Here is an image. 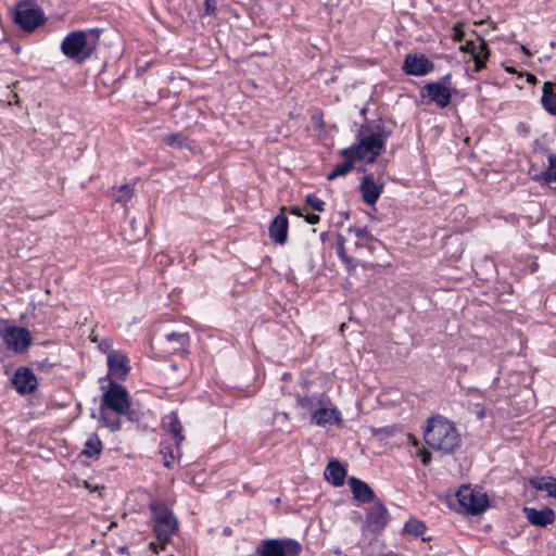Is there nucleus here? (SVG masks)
Masks as SVG:
<instances>
[{
  "instance_id": "1",
  "label": "nucleus",
  "mask_w": 556,
  "mask_h": 556,
  "mask_svg": "<svg viewBox=\"0 0 556 556\" xmlns=\"http://www.w3.org/2000/svg\"><path fill=\"white\" fill-rule=\"evenodd\" d=\"M424 439L431 448L444 454L453 453L460 446V435L455 425L441 415L428 419Z\"/></svg>"
},
{
  "instance_id": "2",
  "label": "nucleus",
  "mask_w": 556,
  "mask_h": 556,
  "mask_svg": "<svg viewBox=\"0 0 556 556\" xmlns=\"http://www.w3.org/2000/svg\"><path fill=\"white\" fill-rule=\"evenodd\" d=\"M99 37V29L73 30L63 39L61 51L66 58L81 63L94 53Z\"/></svg>"
},
{
  "instance_id": "3",
  "label": "nucleus",
  "mask_w": 556,
  "mask_h": 556,
  "mask_svg": "<svg viewBox=\"0 0 556 556\" xmlns=\"http://www.w3.org/2000/svg\"><path fill=\"white\" fill-rule=\"evenodd\" d=\"M13 21L22 30L29 33L45 24L46 16L36 0H21L15 5Z\"/></svg>"
},
{
  "instance_id": "4",
  "label": "nucleus",
  "mask_w": 556,
  "mask_h": 556,
  "mask_svg": "<svg viewBox=\"0 0 556 556\" xmlns=\"http://www.w3.org/2000/svg\"><path fill=\"white\" fill-rule=\"evenodd\" d=\"M365 129L361 127L357 134V142L348 147L346 151L358 160H366L367 163H372L384 150L386 144L381 139H378L370 134H365Z\"/></svg>"
},
{
  "instance_id": "5",
  "label": "nucleus",
  "mask_w": 556,
  "mask_h": 556,
  "mask_svg": "<svg viewBox=\"0 0 556 556\" xmlns=\"http://www.w3.org/2000/svg\"><path fill=\"white\" fill-rule=\"evenodd\" d=\"M452 74L442 76L438 81L427 83L421 91V97L428 98V103L432 102L440 109H445L451 104L452 96L456 89L452 87Z\"/></svg>"
},
{
  "instance_id": "6",
  "label": "nucleus",
  "mask_w": 556,
  "mask_h": 556,
  "mask_svg": "<svg viewBox=\"0 0 556 556\" xmlns=\"http://www.w3.org/2000/svg\"><path fill=\"white\" fill-rule=\"evenodd\" d=\"M0 337L9 350L15 353L25 352L31 344V334L24 327L11 326L0 319Z\"/></svg>"
},
{
  "instance_id": "7",
  "label": "nucleus",
  "mask_w": 556,
  "mask_h": 556,
  "mask_svg": "<svg viewBox=\"0 0 556 556\" xmlns=\"http://www.w3.org/2000/svg\"><path fill=\"white\" fill-rule=\"evenodd\" d=\"M130 397L127 389L117 383L110 381L108 389L101 397L100 410L111 409L118 415H123L129 406Z\"/></svg>"
},
{
  "instance_id": "8",
  "label": "nucleus",
  "mask_w": 556,
  "mask_h": 556,
  "mask_svg": "<svg viewBox=\"0 0 556 556\" xmlns=\"http://www.w3.org/2000/svg\"><path fill=\"white\" fill-rule=\"evenodd\" d=\"M301 544L293 539H267L256 546V556H299Z\"/></svg>"
},
{
  "instance_id": "9",
  "label": "nucleus",
  "mask_w": 556,
  "mask_h": 556,
  "mask_svg": "<svg viewBox=\"0 0 556 556\" xmlns=\"http://www.w3.org/2000/svg\"><path fill=\"white\" fill-rule=\"evenodd\" d=\"M462 509L469 515H479L489 507V498L485 493L463 485L456 493Z\"/></svg>"
},
{
  "instance_id": "10",
  "label": "nucleus",
  "mask_w": 556,
  "mask_h": 556,
  "mask_svg": "<svg viewBox=\"0 0 556 556\" xmlns=\"http://www.w3.org/2000/svg\"><path fill=\"white\" fill-rule=\"evenodd\" d=\"M390 515L388 508L380 500H376L375 504L366 511V526L375 533H380L388 525Z\"/></svg>"
},
{
  "instance_id": "11",
  "label": "nucleus",
  "mask_w": 556,
  "mask_h": 556,
  "mask_svg": "<svg viewBox=\"0 0 556 556\" xmlns=\"http://www.w3.org/2000/svg\"><path fill=\"white\" fill-rule=\"evenodd\" d=\"M434 64L422 53H410L404 59L402 70L410 76H424L432 72Z\"/></svg>"
},
{
  "instance_id": "12",
  "label": "nucleus",
  "mask_w": 556,
  "mask_h": 556,
  "mask_svg": "<svg viewBox=\"0 0 556 556\" xmlns=\"http://www.w3.org/2000/svg\"><path fill=\"white\" fill-rule=\"evenodd\" d=\"M12 384L20 394L26 395L37 389L38 381L30 368L18 367L12 377Z\"/></svg>"
},
{
  "instance_id": "13",
  "label": "nucleus",
  "mask_w": 556,
  "mask_h": 556,
  "mask_svg": "<svg viewBox=\"0 0 556 556\" xmlns=\"http://www.w3.org/2000/svg\"><path fill=\"white\" fill-rule=\"evenodd\" d=\"M287 211L288 208L282 206L280 213L271 220L268 228L269 238L276 244L283 245L288 241L289 220L286 215Z\"/></svg>"
},
{
  "instance_id": "14",
  "label": "nucleus",
  "mask_w": 556,
  "mask_h": 556,
  "mask_svg": "<svg viewBox=\"0 0 556 556\" xmlns=\"http://www.w3.org/2000/svg\"><path fill=\"white\" fill-rule=\"evenodd\" d=\"M522 513L528 522L538 528H545L552 525L556 519L555 510L547 506L542 509L525 506Z\"/></svg>"
},
{
  "instance_id": "15",
  "label": "nucleus",
  "mask_w": 556,
  "mask_h": 556,
  "mask_svg": "<svg viewBox=\"0 0 556 556\" xmlns=\"http://www.w3.org/2000/svg\"><path fill=\"white\" fill-rule=\"evenodd\" d=\"M109 375L124 379L130 371L128 357L119 351H110L108 354Z\"/></svg>"
},
{
  "instance_id": "16",
  "label": "nucleus",
  "mask_w": 556,
  "mask_h": 556,
  "mask_svg": "<svg viewBox=\"0 0 556 556\" xmlns=\"http://www.w3.org/2000/svg\"><path fill=\"white\" fill-rule=\"evenodd\" d=\"M363 201L368 205H374L379 200L382 191L383 184H378L374 179L372 174L365 175L359 185Z\"/></svg>"
},
{
  "instance_id": "17",
  "label": "nucleus",
  "mask_w": 556,
  "mask_h": 556,
  "mask_svg": "<svg viewBox=\"0 0 556 556\" xmlns=\"http://www.w3.org/2000/svg\"><path fill=\"white\" fill-rule=\"evenodd\" d=\"M348 484L353 493V497L355 501L365 504L369 502H375L377 500L374 490L367 482L356 477H350L348 480Z\"/></svg>"
},
{
  "instance_id": "18",
  "label": "nucleus",
  "mask_w": 556,
  "mask_h": 556,
  "mask_svg": "<svg viewBox=\"0 0 556 556\" xmlns=\"http://www.w3.org/2000/svg\"><path fill=\"white\" fill-rule=\"evenodd\" d=\"M162 427L164 430H166L168 433L172 434V438L175 442V446L177 452L179 453L181 443L185 440V435L182 434V425L178 418V415L176 412H170L162 419Z\"/></svg>"
},
{
  "instance_id": "19",
  "label": "nucleus",
  "mask_w": 556,
  "mask_h": 556,
  "mask_svg": "<svg viewBox=\"0 0 556 556\" xmlns=\"http://www.w3.org/2000/svg\"><path fill=\"white\" fill-rule=\"evenodd\" d=\"M154 523H163L165 526H178L177 519L173 511L159 501H152L149 505Z\"/></svg>"
},
{
  "instance_id": "20",
  "label": "nucleus",
  "mask_w": 556,
  "mask_h": 556,
  "mask_svg": "<svg viewBox=\"0 0 556 556\" xmlns=\"http://www.w3.org/2000/svg\"><path fill=\"white\" fill-rule=\"evenodd\" d=\"M312 421L319 427H325L328 425H340L342 422V418L341 413L336 407H321L314 410Z\"/></svg>"
},
{
  "instance_id": "21",
  "label": "nucleus",
  "mask_w": 556,
  "mask_h": 556,
  "mask_svg": "<svg viewBox=\"0 0 556 556\" xmlns=\"http://www.w3.org/2000/svg\"><path fill=\"white\" fill-rule=\"evenodd\" d=\"M190 337L187 332L172 331L164 334L163 344L166 346L168 353H177L185 351L189 345Z\"/></svg>"
},
{
  "instance_id": "22",
  "label": "nucleus",
  "mask_w": 556,
  "mask_h": 556,
  "mask_svg": "<svg viewBox=\"0 0 556 556\" xmlns=\"http://www.w3.org/2000/svg\"><path fill=\"white\" fill-rule=\"evenodd\" d=\"M325 479L334 486H342L346 476V469L338 459H331L325 469Z\"/></svg>"
},
{
  "instance_id": "23",
  "label": "nucleus",
  "mask_w": 556,
  "mask_h": 556,
  "mask_svg": "<svg viewBox=\"0 0 556 556\" xmlns=\"http://www.w3.org/2000/svg\"><path fill=\"white\" fill-rule=\"evenodd\" d=\"M340 154L345 157L341 163H338L334 168L328 174L327 179L333 180L340 176L350 173L354 167V162L358 159L346 151V148L340 150Z\"/></svg>"
},
{
  "instance_id": "24",
  "label": "nucleus",
  "mask_w": 556,
  "mask_h": 556,
  "mask_svg": "<svg viewBox=\"0 0 556 556\" xmlns=\"http://www.w3.org/2000/svg\"><path fill=\"white\" fill-rule=\"evenodd\" d=\"M177 527L178 526L169 527L163 523H154L153 531L159 540V544L151 542L150 548L153 549L155 553H159V548L164 549L166 543L174 534V532L177 530Z\"/></svg>"
},
{
  "instance_id": "25",
  "label": "nucleus",
  "mask_w": 556,
  "mask_h": 556,
  "mask_svg": "<svg viewBox=\"0 0 556 556\" xmlns=\"http://www.w3.org/2000/svg\"><path fill=\"white\" fill-rule=\"evenodd\" d=\"M362 128L369 130L371 136L381 139L384 144L388 138L392 135V130L386 127L384 121L381 117L372 121H366V123L362 125Z\"/></svg>"
},
{
  "instance_id": "26",
  "label": "nucleus",
  "mask_w": 556,
  "mask_h": 556,
  "mask_svg": "<svg viewBox=\"0 0 556 556\" xmlns=\"http://www.w3.org/2000/svg\"><path fill=\"white\" fill-rule=\"evenodd\" d=\"M541 102L545 111L551 115L556 116V85L551 81H545L543 85V94Z\"/></svg>"
},
{
  "instance_id": "27",
  "label": "nucleus",
  "mask_w": 556,
  "mask_h": 556,
  "mask_svg": "<svg viewBox=\"0 0 556 556\" xmlns=\"http://www.w3.org/2000/svg\"><path fill=\"white\" fill-rule=\"evenodd\" d=\"M336 252L348 271H352L358 266V261L355 257L348 255L345 250V238L340 233L337 235Z\"/></svg>"
},
{
  "instance_id": "28",
  "label": "nucleus",
  "mask_w": 556,
  "mask_h": 556,
  "mask_svg": "<svg viewBox=\"0 0 556 556\" xmlns=\"http://www.w3.org/2000/svg\"><path fill=\"white\" fill-rule=\"evenodd\" d=\"M529 484L538 490L544 491L548 496L556 498V478L554 477H533L529 480Z\"/></svg>"
},
{
  "instance_id": "29",
  "label": "nucleus",
  "mask_w": 556,
  "mask_h": 556,
  "mask_svg": "<svg viewBox=\"0 0 556 556\" xmlns=\"http://www.w3.org/2000/svg\"><path fill=\"white\" fill-rule=\"evenodd\" d=\"M103 444L97 433H92L84 444L81 455L90 458H98L102 452Z\"/></svg>"
},
{
  "instance_id": "30",
  "label": "nucleus",
  "mask_w": 556,
  "mask_h": 556,
  "mask_svg": "<svg viewBox=\"0 0 556 556\" xmlns=\"http://www.w3.org/2000/svg\"><path fill=\"white\" fill-rule=\"evenodd\" d=\"M548 167L535 176V180H542L546 184L556 182V154H548Z\"/></svg>"
},
{
  "instance_id": "31",
  "label": "nucleus",
  "mask_w": 556,
  "mask_h": 556,
  "mask_svg": "<svg viewBox=\"0 0 556 556\" xmlns=\"http://www.w3.org/2000/svg\"><path fill=\"white\" fill-rule=\"evenodd\" d=\"M426 529L427 527L422 521L410 518L405 522L403 532L418 538L425 533Z\"/></svg>"
},
{
  "instance_id": "32",
  "label": "nucleus",
  "mask_w": 556,
  "mask_h": 556,
  "mask_svg": "<svg viewBox=\"0 0 556 556\" xmlns=\"http://www.w3.org/2000/svg\"><path fill=\"white\" fill-rule=\"evenodd\" d=\"M163 142L172 148H190L187 137L182 132H174L163 138Z\"/></svg>"
},
{
  "instance_id": "33",
  "label": "nucleus",
  "mask_w": 556,
  "mask_h": 556,
  "mask_svg": "<svg viewBox=\"0 0 556 556\" xmlns=\"http://www.w3.org/2000/svg\"><path fill=\"white\" fill-rule=\"evenodd\" d=\"M134 188L130 185H122L114 191V200L117 203L126 204L134 195Z\"/></svg>"
},
{
  "instance_id": "34",
  "label": "nucleus",
  "mask_w": 556,
  "mask_h": 556,
  "mask_svg": "<svg viewBox=\"0 0 556 556\" xmlns=\"http://www.w3.org/2000/svg\"><path fill=\"white\" fill-rule=\"evenodd\" d=\"M100 421L103 426L108 427L111 431H118L122 428L121 419L115 417L113 419L109 418L104 410H100Z\"/></svg>"
},
{
  "instance_id": "35",
  "label": "nucleus",
  "mask_w": 556,
  "mask_h": 556,
  "mask_svg": "<svg viewBox=\"0 0 556 556\" xmlns=\"http://www.w3.org/2000/svg\"><path fill=\"white\" fill-rule=\"evenodd\" d=\"M477 41L478 42H477L476 51L473 52L471 58L481 56L483 59H489L490 50H489L486 41L480 36H477Z\"/></svg>"
},
{
  "instance_id": "36",
  "label": "nucleus",
  "mask_w": 556,
  "mask_h": 556,
  "mask_svg": "<svg viewBox=\"0 0 556 556\" xmlns=\"http://www.w3.org/2000/svg\"><path fill=\"white\" fill-rule=\"evenodd\" d=\"M305 204L317 212L325 211V202L321 199H319L315 193H308L305 197Z\"/></svg>"
},
{
  "instance_id": "37",
  "label": "nucleus",
  "mask_w": 556,
  "mask_h": 556,
  "mask_svg": "<svg viewBox=\"0 0 556 556\" xmlns=\"http://www.w3.org/2000/svg\"><path fill=\"white\" fill-rule=\"evenodd\" d=\"M176 453L178 452L176 451ZM161 454L163 455L164 458V466L170 468L175 458H179L181 453L179 452V454L175 455L172 446H163L161 450Z\"/></svg>"
},
{
  "instance_id": "38",
  "label": "nucleus",
  "mask_w": 556,
  "mask_h": 556,
  "mask_svg": "<svg viewBox=\"0 0 556 556\" xmlns=\"http://www.w3.org/2000/svg\"><path fill=\"white\" fill-rule=\"evenodd\" d=\"M349 232L354 233L358 240L369 241L374 239L367 227H350Z\"/></svg>"
},
{
  "instance_id": "39",
  "label": "nucleus",
  "mask_w": 556,
  "mask_h": 556,
  "mask_svg": "<svg viewBox=\"0 0 556 556\" xmlns=\"http://www.w3.org/2000/svg\"><path fill=\"white\" fill-rule=\"evenodd\" d=\"M463 23H456L452 28L451 37L455 42H460L465 39V31L463 29Z\"/></svg>"
},
{
  "instance_id": "40",
  "label": "nucleus",
  "mask_w": 556,
  "mask_h": 556,
  "mask_svg": "<svg viewBox=\"0 0 556 556\" xmlns=\"http://www.w3.org/2000/svg\"><path fill=\"white\" fill-rule=\"evenodd\" d=\"M296 402L302 408L312 410L315 407L314 396H298Z\"/></svg>"
},
{
  "instance_id": "41",
  "label": "nucleus",
  "mask_w": 556,
  "mask_h": 556,
  "mask_svg": "<svg viewBox=\"0 0 556 556\" xmlns=\"http://www.w3.org/2000/svg\"><path fill=\"white\" fill-rule=\"evenodd\" d=\"M123 415H125L127 419L131 422H138L141 419V413L137 409L131 408L130 404Z\"/></svg>"
},
{
  "instance_id": "42",
  "label": "nucleus",
  "mask_w": 556,
  "mask_h": 556,
  "mask_svg": "<svg viewBox=\"0 0 556 556\" xmlns=\"http://www.w3.org/2000/svg\"><path fill=\"white\" fill-rule=\"evenodd\" d=\"M217 11V1L216 0H205L204 1V15H215Z\"/></svg>"
},
{
  "instance_id": "43",
  "label": "nucleus",
  "mask_w": 556,
  "mask_h": 556,
  "mask_svg": "<svg viewBox=\"0 0 556 556\" xmlns=\"http://www.w3.org/2000/svg\"><path fill=\"white\" fill-rule=\"evenodd\" d=\"M35 365L40 370L49 371L52 367H54L55 363L50 362L49 358L46 357V358H43L41 361H36Z\"/></svg>"
},
{
  "instance_id": "44",
  "label": "nucleus",
  "mask_w": 556,
  "mask_h": 556,
  "mask_svg": "<svg viewBox=\"0 0 556 556\" xmlns=\"http://www.w3.org/2000/svg\"><path fill=\"white\" fill-rule=\"evenodd\" d=\"M477 41L475 40H466L463 46H460L459 50L466 53H469L471 56L476 51Z\"/></svg>"
},
{
  "instance_id": "45",
  "label": "nucleus",
  "mask_w": 556,
  "mask_h": 556,
  "mask_svg": "<svg viewBox=\"0 0 556 556\" xmlns=\"http://www.w3.org/2000/svg\"><path fill=\"white\" fill-rule=\"evenodd\" d=\"M473 61H475V71L476 72H480L481 70H483L485 67V62L488 59H483L481 56L479 58H472Z\"/></svg>"
},
{
  "instance_id": "46",
  "label": "nucleus",
  "mask_w": 556,
  "mask_h": 556,
  "mask_svg": "<svg viewBox=\"0 0 556 556\" xmlns=\"http://www.w3.org/2000/svg\"><path fill=\"white\" fill-rule=\"evenodd\" d=\"M421 463L427 466L431 460V454L428 450L420 451Z\"/></svg>"
},
{
  "instance_id": "47",
  "label": "nucleus",
  "mask_w": 556,
  "mask_h": 556,
  "mask_svg": "<svg viewBox=\"0 0 556 556\" xmlns=\"http://www.w3.org/2000/svg\"><path fill=\"white\" fill-rule=\"evenodd\" d=\"M305 220H306L308 224H311V225H315V224H318V223H319L320 217H319V215H317V214H307V215L305 216Z\"/></svg>"
},
{
  "instance_id": "48",
  "label": "nucleus",
  "mask_w": 556,
  "mask_h": 556,
  "mask_svg": "<svg viewBox=\"0 0 556 556\" xmlns=\"http://www.w3.org/2000/svg\"><path fill=\"white\" fill-rule=\"evenodd\" d=\"M290 214L294 216H302V210L299 206H292L289 208Z\"/></svg>"
},
{
  "instance_id": "49",
  "label": "nucleus",
  "mask_w": 556,
  "mask_h": 556,
  "mask_svg": "<svg viewBox=\"0 0 556 556\" xmlns=\"http://www.w3.org/2000/svg\"><path fill=\"white\" fill-rule=\"evenodd\" d=\"M527 81L529 84H535L536 83V77L533 74L527 73Z\"/></svg>"
},
{
  "instance_id": "50",
  "label": "nucleus",
  "mask_w": 556,
  "mask_h": 556,
  "mask_svg": "<svg viewBox=\"0 0 556 556\" xmlns=\"http://www.w3.org/2000/svg\"><path fill=\"white\" fill-rule=\"evenodd\" d=\"M99 348L101 349V351L105 352L106 349L110 348V344L108 342L103 341L100 343Z\"/></svg>"
},
{
  "instance_id": "51",
  "label": "nucleus",
  "mask_w": 556,
  "mask_h": 556,
  "mask_svg": "<svg viewBox=\"0 0 556 556\" xmlns=\"http://www.w3.org/2000/svg\"><path fill=\"white\" fill-rule=\"evenodd\" d=\"M520 49H521V51H522L526 55H528V56H530V55L532 54V53L530 52V50H529L526 46H523V45H521V46H520Z\"/></svg>"
},
{
  "instance_id": "52",
  "label": "nucleus",
  "mask_w": 556,
  "mask_h": 556,
  "mask_svg": "<svg viewBox=\"0 0 556 556\" xmlns=\"http://www.w3.org/2000/svg\"><path fill=\"white\" fill-rule=\"evenodd\" d=\"M506 71L508 73H516V70L514 67H506Z\"/></svg>"
},
{
  "instance_id": "53",
  "label": "nucleus",
  "mask_w": 556,
  "mask_h": 556,
  "mask_svg": "<svg viewBox=\"0 0 556 556\" xmlns=\"http://www.w3.org/2000/svg\"><path fill=\"white\" fill-rule=\"evenodd\" d=\"M362 248H363V243H361V242H358V241H357V242L355 243V249H362Z\"/></svg>"
},
{
  "instance_id": "54",
  "label": "nucleus",
  "mask_w": 556,
  "mask_h": 556,
  "mask_svg": "<svg viewBox=\"0 0 556 556\" xmlns=\"http://www.w3.org/2000/svg\"><path fill=\"white\" fill-rule=\"evenodd\" d=\"M549 47H551L552 49L556 48V42H555V41H551V42H549Z\"/></svg>"
},
{
  "instance_id": "55",
  "label": "nucleus",
  "mask_w": 556,
  "mask_h": 556,
  "mask_svg": "<svg viewBox=\"0 0 556 556\" xmlns=\"http://www.w3.org/2000/svg\"><path fill=\"white\" fill-rule=\"evenodd\" d=\"M340 330H341V331L345 330V324H342V325H341Z\"/></svg>"
},
{
  "instance_id": "56",
  "label": "nucleus",
  "mask_w": 556,
  "mask_h": 556,
  "mask_svg": "<svg viewBox=\"0 0 556 556\" xmlns=\"http://www.w3.org/2000/svg\"><path fill=\"white\" fill-rule=\"evenodd\" d=\"M365 168L358 167V172H365Z\"/></svg>"
},
{
  "instance_id": "57",
  "label": "nucleus",
  "mask_w": 556,
  "mask_h": 556,
  "mask_svg": "<svg viewBox=\"0 0 556 556\" xmlns=\"http://www.w3.org/2000/svg\"><path fill=\"white\" fill-rule=\"evenodd\" d=\"M361 113L364 115L366 113V109H363Z\"/></svg>"
}]
</instances>
